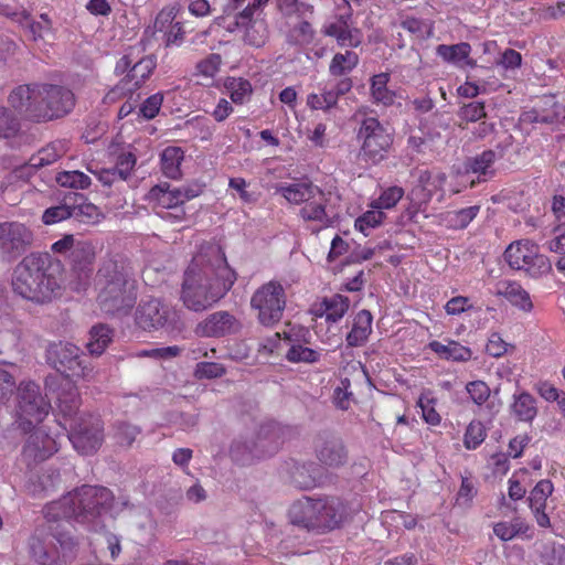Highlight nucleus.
I'll list each match as a JSON object with an SVG mask.
<instances>
[{
    "label": "nucleus",
    "mask_w": 565,
    "mask_h": 565,
    "mask_svg": "<svg viewBox=\"0 0 565 565\" xmlns=\"http://www.w3.org/2000/svg\"><path fill=\"white\" fill-rule=\"evenodd\" d=\"M51 404L33 381H21L17 386L15 423L23 431H29L49 415Z\"/></svg>",
    "instance_id": "nucleus-7"
},
{
    "label": "nucleus",
    "mask_w": 565,
    "mask_h": 565,
    "mask_svg": "<svg viewBox=\"0 0 565 565\" xmlns=\"http://www.w3.org/2000/svg\"><path fill=\"white\" fill-rule=\"evenodd\" d=\"M300 216L305 221L318 222L320 227H328L332 218L326 210V196L320 190V196H312L300 210Z\"/></svg>",
    "instance_id": "nucleus-30"
},
{
    "label": "nucleus",
    "mask_w": 565,
    "mask_h": 565,
    "mask_svg": "<svg viewBox=\"0 0 565 565\" xmlns=\"http://www.w3.org/2000/svg\"><path fill=\"white\" fill-rule=\"evenodd\" d=\"M147 199L154 206L168 210L161 215L163 218L181 221L184 216L182 205L191 199V195L188 191L161 183L150 189Z\"/></svg>",
    "instance_id": "nucleus-12"
},
{
    "label": "nucleus",
    "mask_w": 565,
    "mask_h": 565,
    "mask_svg": "<svg viewBox=\"0 0 565 565\" xmlns=\"http://www.w3.org/2000/svg\"><path fill=\"white\" fill-rule=\"evenodd\" d=\"M22 323L10 315L0 316L1 350L17 349L22 339Z\"/></svg>",
    "instance_id": "nucleus-26"
},
{
    "label": "nucleus",
    "mask_w": 565,
    "mask_h": 565,
    "mask_svg": "<svg viewBox=\"0 0 565 565\" xmlns=\"http://www.w3.org/2000/svg\"><path fill=\"white\" fill-rule=\"evenodd\" d=\"M128 274L124 266L109 260L98 270L95 279L98 290L97 300L103 311L114 313L125 302V291L128 285Z\"/></svg>",
    "instance_id": "nucleus-8"
},
{
    "label": "nucleus",
    "mask_w": 565,
    "mask_h": 565,
    "mask_svg": "<svg viewBox=\"0 0 565 565\" xmlns=\"http://www.w3.org/2000/svg\"><path fill=\"white\" fill-rule=\"evenodd\" d=\"M70 149V142L65 139L55 140L43 147L29 160L32 168H41L51 164L62 158Z\"/></svg>",
    "instance_id": "nucleus-29"
},
{
    "label": "nucleus",
    "mask_w": 565,
    "mask_h": 565,
    "mask_svg": "<svg viewBox=\"0 0 565 565\" xmlns=\"http://www.w3.org/2000/svg\"><path fill=\"white\" fill-rule=\"evenodd\" d=\"M291 479L295 486L301 489H309L318 482V471L313 463H303L295 466L291 472Z\"/></svg>",
    "instance_id": "nucleus-44"
},
{
    "label": "nucleus",
    "mask_w": 565,
    "mask_h": 565,
    "mask_svg": "<svg viewBox=\"0 0 565 565\" xmlns=\"http://www.w3.org/2000/svg\"><path fill=\"white\" fill-rule=\"evenodd\" d=\"M68 217H73L72 204L65 201L60 205L46 209L42 215V221L46 225H52Z\"/></svg>",
    "instance_id": "nucleus-58"
},
{
    "label": "nucleus",
    "mask_w": 565,
    "mask_h": 565,
    "mask_svg": "<svg viewBox=\"0 0 565 565\" xmlns=\"http://www.w3.org/2000/svg\"><path fill=\"white\" fill-rule=\"evenodd\" d=\"M53 540H56L62 550L70 548L73 545V539L65 534L49 535L44 530L38 529L30 540L31 556L41 565H53L58 559L57 550L52 546Z\"/></svg>",
    "instance_id": "nucleus-15"
},
{
    "label": "nucleus",
    "mask_w": 565,
    "mask_h": 565,
    "mask_svg": "<svg viewBox=\"0 0 565 565\" xmlns=\"http://www.w3.org/2000/svg\"><path fill=\"white\" fill-rule=\"evenodd\" d=\"M510 344L507 343L500 333L491 332L486 345L487 353L493 358H501L508 352Z\"/></svg>",
    "instance_id": "nucleus-64"
},
{
    "label": "nucleus",
    "mask_w": 565,
    "mask_h": 565,
    "mask_svg": "<svg viewBox=\"0 0 565 565\" xmlns=\"http://www.w3.org/2000/svg\"><path fill=\"white\" fill-rule=\"evenodd\" d=\"M79 397L70 388L58 395L60 425L67 431L74 449L82 455L95 454L103 444V423L92 415H78Z\"/></svg>",
    "instance_id": "nucleus-4"
},
{
    "label": "nucleus",
    "mask_w": 565,
    "mask_h": 565,
    "mask_svg": "<svg viewBox=\"0 0 565 565\" xmlns=\"http://www.w3.org/2000/svg\"><path fill=\"white\" fill-rule=\"evenodd\" d=\"M529 530V525L520 518H515L511 521L498 522L493 526L494 534L501 541H510L519 535L525 534Z\"/></svg>",
    "instance_id": "nucleus-42"
},
{
    "label": "nucleus",
    "mask_w": 565,
    "mask_h": 565,
    "mask_svg": "<svg viewBox=\"0 0 565 565\" xmlns=\"http://www.w3.org/2000/svg\"><path fill=\"white\" fill-rule=\"evenodd\" d=\"M495 161V153L492 150L483 151L481 154L470 159L466 164L467 174H476L478 181H486L487 177L493 174L492 166Z\"/></svg>",
    "instance_id": "nucleus-36"
},
{
    "label": "nucleus",
    "mask_w": 565,
    "mask_h": 565,
    "mask_svg": "<svg viewBox=\"0 0 565 565\" xmlns=\"http://www.w3.org/2000/svg\"><path fill=\"white\" fill-rule=\"evenodd\" d=\"M41 87L42 84L18 86L9 95L10 105L20 114L36 121L52 120L68 114L73 109L75 98L70 93L60 89H52L51 96H60L62 104L53 106L50 110L44 109L41 105L43 95V88Z\"/></svg>",
    "instance_id": "nucleus-6"
},
{
    "label": "nucleus",
    "mask_w": 565,
    "mask_h": 565,
    "mask_svg": "<svg viewBox=\"0 0 565 565\" xmlns=\"http://www.w3.org/2000/svg\"><path fill=\"white\" fill-rule=\"evenodd\" d=\"M458 116L463 121L476 122L486 117L484 104L481 102L466 104L460 108Z\"/></svg>",
    "instance_id": "nucleus-60"
},
{
    "label": "nucleus",
    "mask_w": 565,
    "mask_h": 565,
    "mask_svg": "<svg viewBox=\"0 0 565 565\" xmlns=\"http://www.w3.org/2000/svg\"><path fill=\"white\" fill-rule=\"evenodd\" d=\"M494 294L507 299L512 306L524 312H530L533 309L529 292L516 281H498L495 284Z\"/></svg>",
    "instance_id": "nucleus-24"
},
{
    "label": "nucleus",
    "mask_w": 565,
    "mask_h": 565,
    "mask_svg": "<svg viewBox=\"0 0 565 565\" xmlns=\"http://www.w3.org/2000/svg\"><path fill=\"white\" fill-rule=\"evenodd\" d=\"M241 323L227 311H217L198 323L195 334L200 337H223L238 331Z\"/></svg>",
    "instance_id": "nucleus-21"
},
{
    "label": "nucleus",
    "mask_w": 565,
    "mask_h": 565,
    "mask_svg": "<svg viewBox=\"0 0 565 565\" xmlns=\"http://www.w3.org/2000/svg\"><path fill=\"white\" fill-rule=\"evenodd\" d=\"M404 190L399 186H391L384 190L381 195L370 203V207H376L380 211L393 209L403 198Z\"/></svg>",
    "instance_id": "nucleus-55"
},
{
    "label": "nucleus",
    "mask_w": 565,
    "mask_h": 565,
    "mask_svg": "<svg viewBox=\"0 0 565 565\" xmlns=\"http://www.w3.org/2000/svg\"><path fill=\"white\" fill-rule=\"evenodd\" d=\"M33 239L32 232L17 222L0 223V256L12 260L20 256Z\"/></svg>",
    "instance_id": "nucleus-14"
},
{
    "label": "nucleus",
    "mask_w": 565,
    "mask_h": 565,
    "mask_svg": "<svg viewBox=\"0 0 565 565\" xmlns=\"http://www.w3.org/2000/svg\"><path fill=\"white\" fill-rule=\"evenodd\" d=\"M286 302L285 289L275 280L262 285L250 298V307L256 311L258 322L265 327H273L281 320Z\"/></svg>",
    "instance_id": "nucleus-9"
},
{
    "label": "nucleus",
    "mask_w": 565,
    "mask_h": 565,
    "mask_svg": "<svg viewBox=\"0 0 565 565\" xmlns=\"http://www.w3.org/2000/svg\"><path fill=\"white\" fill-rule=\"evenodd\" d=\"M225 88L235 104L246 103L253 93L250 83L242 77H228L225 82Z\"/></svg>",
    "instance_id": "nucleus-43"
},
{
    "label": "nucleus",
    "mask_w": 565,
    "mask_h": 565,
    "mask_svg": "<svg viewBox=\"0 0 565 565\" xmlns=\"http://www.w3.org/2000/svg\"><path fill=\"white\" fill-rule=\"evenodd\" d=\"M56 182L64 188L84 190L90 185V178L77 170L62 171L57 173Z\"/></svg>",
    "instance_id": "nucleus-52"
},
{
    "label": "nucleus",
    "mask_w": 565,
    "mask_h": 565,
    "mask_svg": "<svg viewBox=\"0 0 565 565\" xmlns=\"http://www.w3.org/2000/svg\"><path fill=\"white\" fill-rule=\"evenodd\" d=\"M126 502L115 501L113 493L103 487L83 486L45 507L46 521H75L90 530H97L102 519L118 514Z\"/></svg>",
    "instance_id": "nucleus-2"
},
{
    "label": "nucleus",
    "mask_w": 565,
    "mask_h": 565,
    "mask_svg": "<svg viewBox=\"0 0 565 565\" xmlns=\"http://www.w3.org/2000/svg\"><path fill=\"white\" fill-rule=\"evenodd\" d=\"M113 340V331L105 324L94 326L89 331L87 349L93 355H100Z\"/></svg>",
    "instance_id": "nucleus-37"
},
{
    "label": "nucleus",
    "mask_w": 565,
    "mask_h": 565,
    "mask_svg": "<svg viewBox=\"0 0 565 565\" xmlns=\"http://www.w3.org/2000/svg\"><path fill=\"white\" fill-rule=\"evenodd\" d=\"M324 316L328 321L337 322L343 318L350 307L348 297L342 295H333L326 298L322 302Z\"/></svg>",
    "instance_id": "nucleus-41"
},
{
    "label": "nucleus",
    "mask_w": 565,
    "mask_h": 565,
    "mask_svg": "<svg viewBox=\"0 0 565 565\" xmlns=\"http://www.w3.org/2000/svg\"><path fill=\"white\" fill-rule=\"evenodd\" d=\"M466 391L471 401L477 405H482L490 396V388L483 381H472L466 385Z\"/></svg>",
    "instance_id": "nucleus-61"
},
{
    "label": "nucleus",
    "mask_w": 565,
    "mask_h": 565,
    "mask_svg": "<svg viewBox=\"0 0 565 565\" xmlns=\"http://www.w3.org/2000/svg\"><path fill=\"white\" fill-rule=\"evenodd\" d=\"M436 52L444 61L454 65L475 66V61L470 58L471 46L467 42H461L454 45L440 44L437 46Z\"/></svg>",
    "instance_id": "nucleus-27"
},
{
    "label": "nucleus",
    "mask_w": 565,
    "mask_h": 565,
    "mask_svg": "<svg viewBox=\"0 0 565 565\" xmlns=\"http://www.w3.org/2000/svg\"><path fill=\"white\" fill-rule=\"evenodd\" d=\"M479 212V205L448 211L440 215V223L451 230H463L477 217Z\"/></svg>",
    "instance_id": "nucleus-32"
},
{
    "label": "nucleus",
    "mask_w": 565,
    "mask_h": 565,
    "mask_svg": "<svg viewBox=\"0 0 565 565\" xmlns=\"http://www.w3.org/2000/svg\"><path fill=\"white\" fill-rule=\"evenodd\" d=\"M68 202H72L73 217L82 223L95 224L98 223L102 213L99 209L90 202H86L79 194H72L66 198Z\"/></svg>",
    "instance_id": "nucleus-33"
},
{
    "label": "nucleus",
    "mask_w": 565,
    "mask_h": 565,
    "mask_svg": "<svg viewBox=\"0 0 565 565\" xmlns=\"http://www.w3.org/2000/svg\"><path fill=\"white\" fill-rule=\"evenodd\" d=\"M136 166V157L131 152H122L118 156L114 170L118 172L120 181L127 180Z\"/></svg>",
    "instance_id": "nucleus-63"
},
{
    "label": "nucleus",
    "mask_w": 565,
    "mask_h": 565,
    "mask_svg": "<svg viewBox=\"0 0 565 565\" xmlns=\"http://www.w3.org/2000/svg\"><path fill=\"white\" fill-rule=\"evenodd\" d=\"M553 490L554 487L550 480H541L532 489L529 495V507L536 523L541 527H548L551 525L550 518L545 513V509L547 499L553 493Z\"/></svg>",
    "instance_id": "nucleus-22"
},
{
    "label": "nucleus",
    "mask_w": 565,
    "mask_h": 565,
    "mask_svg": "<svg viewBox=\"0 0 565 565\" xmlns=\"http://www.w3.org/2000/svg\"><path fill=\"white\" fill-rule=\"evenodd\" d=\"M277 192L291 204L306 203L312 196H320V189L306 182L281 184L277 186Z\"/></svg>",
    "instance_id": "nucleus-31"
},
{
    "label": "nucleus",
    "mask_w": 565,
    "mask_h": 565,
    "mask_svg": "<svg viewBox=\"0 0 565 565\" xmlns=\"http://www.w3.org/2000/svg\"><path fill=\"white\" fill-rule=\"evenodd\" d=\"M545 105H548L552 107L551 113L543 114V115H536L533 120L537 122H545V124H561L565 120V106L557 104L554 102L553 98H547L545 100Z\"/></svg>",
    "instance_id": "nucleus-59"
},
{
    "label": "nucleus",
    "mask_w": 565,
    "mask_h": 565,
    "mask_svg": "<svg viewBox=\"0 0 565 565\" xmlns=\"http://www.w3.org/2000/svg\"><path fill=\"white\" fill-rule=\"evenodd\" d=\"M279 447L277 428L273 423L260 427L256 440L247 445L246 448L252 458H264L271 456Z\"/></svg>",
    "instance_id": "nucleus-23"
},
{
    "label": "nucleus",
    "mask_w": 565,
    "mask_h": 565,
    "mask_svg": "<svg viewBox=\"0 0 565 565\" xmlns=\"http://www.w3.org/2000/svg\"><path fill=\"white\" fill-rule=\"evenodd\" d=\"M10 370L0 366V405L6 404L15 387V371L18 366L13 363H6Z\"/></svg>",
    "instance_id": "nucleus-48"
},
{
    "label": "nucleus",
    "mask_w": 565,
    "mask_h": 565,
    "mask_svg": "<svg viewBox=\"0 0 565 565\" xmlns=\"http://www.w3.org/2000/svg\"><path fill=\"white\" fill-rule=\"evenodd\" d=\"M446 175L441 172L419 171L417 184L411 190L409 198L418 206L427 204L435 194H438V201L441 202L445 196L444 185Z\"/></svg>",
    "instance_id": "nucleus-17"
},
{
    "label": "nucleus",
    "mask_w": 565,
    "mask_h": 565,
    "mask_svg": "<svg viewBox=\"0 0 565 565\" xmlns=\"http://www.w3.org/2000/svg\"><path fill=\"white\" fill-rule=\"evenodd\" d=\"M178 6H169L163 8L156 17L153 28L157 32L167 35V31L171 30L177 24V18L179 14Z\"/></svg>",
    "instance_id": "nucleus-54"
},
{
    "label": "nucleus",
    "mask_w": 565,
    "mask_h": 565,
    "mask_svg": "<svg viewBox=\"0 0 565 565\" xmlns=\"http://www.w3.org/2000/svg\"><path fill=\"white\" fill-rule=\"evenodd\" d=\"M288 519L303 529L333 530L342 521V509L333 498L302 497L290 505Z\"/></svg>",
    "instance_id": "nucleus-5"
},
{
    "label": "nucleus",
    "mask_w": 565,
    "mask_h": 565,
    "mask_svg": "<svg viewBox=\"0 0 565 565\" xmlns=\"http://www.w3.org/2000/svg\"><path fill=\"white\" fill-rule=\"evenodd\" d=\"M359 63V56L355 52L347 51L333 56L329 71L333 76H340L350 73Z\"/></svg>",
    "instance_id": "nucleus-46"
},
{
    "label": "nucleus",
    "mask_w": 565,
    "mask_h": 565,
    "mask_svg": "<svg viewBox=\"0 0 565 565\" xmlns=\"http://www.w3.org/2000/svg\"><path fill=\"white\" fill-rule=\"evenodd\" d=\"M390 75L380 73L374 75L371 81V94L375 102L384 105H391L394 102V93L387 88Z\"/></svg>",
    "instance_id": "nucleus-45"
},
{
    "label": "nucleus",
    "mask_w": 565,
    "mask_h": 565,
    "mask_svg": "<svg viewBox=\"0 0 565 565\" xmlns=\"http://www.w3.org/2000/svg\"><path fill=\"white\" fill-rule=\"evenodd\" d=\"M428 348L440 359L448 361L467 362L472 356L470 348L454 340H447L446 342L431 341Z\"/></svg>",
    "instance_id": "nucleus-25"
},
{
    "label": "nucleus",
    "mask_w": 565,
    "mask_h": 565,
    "mask_svg": "<svg viewBox=\"0 0 565 565\" xmlns=\"http://www.w3.org/2000/svg\"><path fill=\"white\" fill-rule=\"evenodd\" d=\"M385 217L383 211L376 207H370L365 213L355 220L354 227L365 236L372 228L380 226Z\"/></svg>",
    "instance_id": "nucleus-50"
},
{
    "label": "nucleus",
    "mask_w": 565,
    "mask_h": 565,
    "mask_svg": "<svg viewBox=\"0 0 565 565\" xmlns=\"http://www.w3.org/2000/svg\"><path fill=\"white\" fill-rule=\"evenodd\" d=\"M12 289L21 298L34 303H49L64 290L62 267L47 254H30L15 267Z\"/></svg>",
    "instance_id": "nucleus-3"
},
{
    "label": "nucleus",
    "mask_w": 565,
    "mask_h": 565,
    "mask_svg": "<svg viewBox=\"0 0 565 565\" xmlns=\"http://www.w3.org/2000/svg\"><path fill=\"white\" fill-rule=\"evenodd\" d=\"M373 317L369 310H361L353 320L351 331L347 335V342L350 347H360L365 343L372 332Z\"/></svg>",
    "instance_id": "nucleus-28"
},
{
    "label": "nucleus",
    "mask_w": 565,
    "mask_h": 565,
    "mask_svg": "<svg viewBox=\"0 0 565 565\" xmlns=\"http://www.w3.org/2000/svg\"><path fill=\"white\" fill-rule=\"evenodd\" d=\"M358 137L362 140V159L372 164L386 158L393 142L392 135L374 117H367L362 121Z\"/></svg>",
    "instance_id": "nucleus-11"
},
{
    "label": "nucleus",
    "mask_w": 565,
    "mask_h": 565,
    "mask_svg": "<svg viewBox=\"0 0 565 565\" xmlns=\"http://www.w3.org/2000/svg\"><path fill=\"white\" fill-rule=\"evenodd\" d=\"M511 409L515 417L527 423L532 422L537 414L535 398L527 392H520L513 395Z\"/></svg>",
    "instance_id": "nucleus-34"
},
{
    "label": "nucleus",
    "mask_w": 565,
    "mask_h": 565,
    "mask_svg": "<svg viewBox=\"0 0 565 565\" xmlns=\"http://www.w3.org/2000/svg\"><path fill=\"white\" fill-rule=\"evenodd\" d=\"M339 94L333 89H324L322 93H311L307 96V106L313 110H328L337 105Z\"/></svg>",
    "instance_id": "nucleus-51"
},
{
    "label": "nucleus",
    "mask_w": 565,
    "mask_h": 565,
    "mask_svg": "<svg viewBox=\"0 0 565 565\" xmlns=\"http://www.w3.org/2000/svg\"><path fill=\"white\" fill-rule=\"evenodd\" d=\"M46 360L56 371L66 376L83 375L79 348L73 343L57 342L50 344L46 350Z\"/></svg>",
    "instance_id": "nucleus-16"
},
{
    "label": "nucleus",
    "mask_w": 565,
    "mask_h": 565,
    "mask_svg": "<svg viewBox=\"0 0 565 565\" xmlns=\"http://www.w3.org/2000/svg\"><path fill=\"white\" fill-rule=\"evenodd\" d=\"M286 359L291 363H316L320 360V353L301 344H292L286 353Z\"/></svg>",
    "instance_id": "nucleus-53"
},
{
    "label": "nucleus",
    "mask_w": 565,
    "mask_h": 565,
    "mask_svg": "<svg viewBox=\"0 0 565 565\" xmlns=\"http://www.w3.org/2000/svg\"><path fill=\"white\" fill-rule=\"evenodd\" d=\"M93 266L71 267L67 286L77 294L86 292L92 284Z\"/></svg>",
    "instance_id": "nucleus-40"
},
{
    "label": "nucleus",
    "mask_w": 565,
    "mask_h": 565,
    "mask_svg": "<svg viewBox=\"0 0 565 565\" xmlns=\"http://www.w3.org/2000/svg\"><path fill=\"white\" fill-rule=\"evenodd\" d=\"M236 280L222 248L215 243L200 246L184 271L181 289L183 305L203 311L222 299Z\"/></svg>",
    "instance_id": "nucleus-1"
},
{
    "label": "nucleus",
    "mask_w": 565,
    "mask_h": 565,
    "mask_svg": "<svg viewBox=\"0 0 565 565\" xmlns=\"http://www.w3.org/2000/svg\"><path fill=\"white\" fill-rule=\"evenodd\" d=\"M71 267L93 266L95 259V248L92 242L79 238L72 253L68 254Z\"/></svg>",
    "instance_id": "nucleus-38"
},
{
    "label": "nucleus",
    "mask_w": 565,
    "mask_h": 565,
    "mask_svg": "<svg viewBox=\"0 0 565 565\" xmlns=\"http://www.w3.org/2000/svg\"><path fill=\"white\" fill-rule=\"evenodd\" d=\"M178 321V312L163 305L159 299L141 302L136 311V323L146 331L173 326Z\"/></svg>",
    "instance_id": "nucleus-13"
},
{
    "label": "nucleus",
    "mask_w": 565,
    "mask_h": 565,
    "mask_svg": "<svg viewBox=\"0 0 565 565\" xmlns=\"http://www.w3.org/2000/svg\"><path fill=\"white\" fill-rule=\"evenodd\" d=\"M435 398L429 392L423 393L417 402L418 407L422 409L423 419L433 426L439 425L441 417L435 409Z\"/></svg>",
    "instance_id": "nucleus-56"
},
{
    "label": "nucleus",
    "mask_w": 565,
    "mask_h": 565,
    "mask_svg": "<svg viewBox=\"0 0 565 565\" xmlns=\"http://www.w3.org/2000/svg\"><path fill=\"white\" fill-rule=\"evenodd\" d=\"M221 64V55L215 53L210 54L196 64L195 75L206 79H213L218 73Z\"/></svg>",
    "instance_id": "nucleus-57"
},
{
    "label": "nucleus",
    "mask_w": 565,
    "mask_h": 565,
    "mask_svg": "<svg viewBox=\"0 0 565 565\" xmlns=\"http://www.w3.org/2000/svg\"><path fill=\"white\" fill-rule=\"evenodd\" d=\"M487 429L480 420H471L463 435V446L468 450L477 449L486 439Z\"/></svg>",
    "instance_id": "nucleus-49"
},
{
    "label": "nucleus",
    "mask_w": 565,
    "mask_h": 565,
    "mask_svg": "<svg viewBox=\"0 0 565 565\" xmlns=\"http://www.w3.org/2000/svg\"><path fill=\"white\" fill-rule=\"evenodd\" d=\"M156 67V61L151 56H146L136 62L129 73L128 77L132 83V87H139L152 73Z\"/></svg>",
    "instance_id": "nucleus-47"
},
{
    "label": "nucleus",
    "mask_w": 565,
    "mask_h": 565,
    "mask_svg": "<svg viewBox=\"0 0 565 565\" xmlns=\"http://www.w3.org/2000/svg\"><path fill=\"white\" fill-rule=\"evenodd\" d=\"M504 259L512 269L524 270L532 277L545 275L552 269L548 258L527 239L511 243L504 252Z\"/></svg>",
    "instance_id": "nucleus-10"
},
{
    "label": "nucleus",
    "mask_w": 565,
    "mask_h": 565,
    "mask_svg": "<svg viewBox=\"0 0 565 565\" xmlns=\"http://www.w3.org/2000/svg\"><path fill=\"white\" fill-rule=\"evenodd\" d=\"M268 0H253L236 18V25L244 31V39L254 46H260L266 40V26L263 20H254L256 8H262Z\"/></svg>",
    "instance_id": "nucleus-18"
},
{
    "label": "nucleus",
    "mask_w": 565,
    "mask_h": 565,
    "mask_svg": "<svg viewBox=\"0 0 565 565\" xmlns=\"http://www.w3.org/2000/svg\"><path fill=\"white\" fill-rule=\"evenodd\" d=\"M327 36L334 38L340 46L358 47L363 40L362 31L351 24V14L340 15L327 21L322 26Z\"/></svg>",
    "instance_id": "nucleus-19"
},
{
    "label": "nucleus",
    "mask_w": 565,
    "mask_h": 565,
    "mask_svg": "<svg viewBox=\"0 0 565 565\" xmlns=\"http://www.w3.org/2000/svg\"><path fill=\"white\" fill-rule=\"evenodd\" d=\"M57 451L56 440L42 429L31 434L23 447L22 457L28 465L43 461Z\"/></svg>",
    "instance_id": "nucleus-20"
},
{
    "label": "nucleus",
    "mask_w": 565,
    "mask_h": 565,
    "mask_svg": "<svg viewBox=\"0 0 565 565\" xmlns=\"http://www.w3.org/2000/svg\"><path fill=\"white\" fill-rule=\"evenodd\" d=\"M184 159V151L177 146L167 147L161 153V170L170 179L181 177V163Z\"/></svg>",
    "instance_id": "nucleus-35"
},
{
    "label": "nucleus",
    "mask_w": 565,
    "mask_h": 565,
    "mask_svg": "<svg viewBox=\"0 0 565 565\" xmlns=\"http://www.w3.org/2000/svg\"><path fill=\"white\" fill-rule=\"evenodd\" d=\"M162 102H163V96L162 94L160 93H157V94H153L151 96H149L140 106L139 108V114L145 118V119H152L154 118L161 106H162Z\"/></svg>",
    "instance_id": "nucleus-62"
},
{
    "label": "nucleus",
    "mask_w": 565,
    "mask_h": 565,
    "mask_svg": "<svg viewBox=\"0 0 565 565\" xmlns=\"http://www.w3.org/2000/svg\"><path fill=\"white\" fill-rule=\"evenodd\" d=\"M319 460L329 467H340L347 460V451L340 441H329L318 452Z\"/></svg>",
    "instance_id": "nucleus-39"
}]
</instances>
